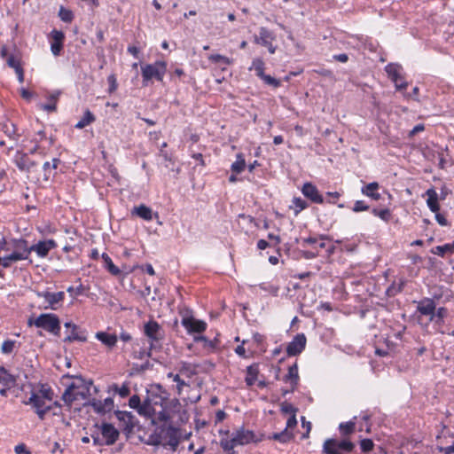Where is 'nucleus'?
I'll list each match as a JSON object with an SVG mask.
<instances>
[{
  "label": "nucleus",
  "mask_w": 454,
  "mask_h": 454,
  "mask_svg": "<svg viewBox=\"0 0 454 454\" xmlns=\"http://www.w3.org/2000/svg\"><path fill=\"white\" fill-rule=\"evenodd\" d=\"M157 392L153 389L148 391L146 399L143 402V410H145V417L150 418L153 424L157 422H168L170 415L167 411L168 394L158 385Z\"/></svg>",
  "instance_id": "obj_1"
},
{
  "label": "nucleus",
  "mask_w": 454,
  "mask_h": 454,
  "mask_svg": "<svg viewBox=\"0 0 454 454\" xmlns=\"http://www.w3.org/2000/svg\"><path fill=\"white\" fill-rule=\"evenodd\" d=\"M182 438V433L179 428L167 425V422H164L163 425L156 427L154 431L149 435L147 444L161 445L163 448L175 452Z\"/></svg>",
  "instance_id": "obj_2"
},
{
  "label": "nucleus",
  "mask_w": 454,
  "mask_h": 454,
  "mask_svg": "<svg viewBox=\"0 0 454 454\" xmlns=\"http://www.w3.org/2000/svg\"><path fill=\"white\" fill-rule=\"evenodd\" d=\"M220 434L222 435L220 446L227 454H234L236 446L256 443L262 440V436H258L254 431L246 429L244 427H239L231 435L229 430H221Z\"/></svg>",
  "instance_id": "obj_3"
},
{
  "label": "nucleus",
  "mask_w": 454,
  "mask_h": 454,
  "mask_svg": "<svg viewBox=\"0 0 454 454\" xmlns=\"http://www.w3.org/2000/svg\"><path fill=\"white\" fill-rule=\"evenodd\" d=\"M167 72V63L162 60L155 61L153 64H145L141 66V74L143 77V85L147 86L153 79L162 82Z\"/></svg>",
  "instance_id": "obj_4"
},
{
  "label": "nucleus",
  "mask_w": 454,
  "mask_h": 454,
  "mask_svg": "<svg viewBox=\"0 0 454 454\" xmlns=\"http://www.w3.org/2000/svg\"><path fill=\"white\" fill-rule=\"evenodd\" d=\"M28 325H35L55 335H59L60 332V321L55 314H41L35 319L29 318Z\"/></svg>",
  "instance_id": "obj_5"
},
{
  "label": "nucleus",
  "mask_w": 454,
  "mask_h": 454,
  "mask_svg": "<svg viewBox=\"0 0 454 454\" xmlns=\"http://www.w3.org/2000/svg\"><path fill=\"white\" fill-rule=\"evenodd\" d=\"M355 448V444L348 440H342L340 442L329 438L326 439L323 445V452L325 454H343L345 452H351Z\"/></svg>",
  "instance_id": "obj_6"
},
{
  "label": "nucleus",
  "mask_w": 454,
  "mask_h": 454,
  "mask_svg": "<svg viewBox=\"0 0 454 454\" xmlns=\"http://www.w3.org/2000/svg\"><path fill=\"white\" fill-rule=\"evenodd\" d=\"M144 333L150 340V348H154V342H158L164 338V331L158 322L149 320L144 325Z\"/></svg>",
  "instance_id": "obj_7"
},
{
  "label": "nucleus",
  "mask_w": 454,
  "mask_h": 454,
  "mask_svg": "<svg viewBox=\"0 0 454 454\" xmlns=\"http://www.w3.org/2000/svg\"><path fill=\"white\" fill-rule=\"evenodd\" d=\"M47 400L38 395L35 391L31 392L30 397L26 404L31 405L38 418L43 420L45 415L51 410V405L46 403Z\"/></svg>",
  "instance_id": "obj_8"
},
{
  "label": "nucleus",
  "mask_w": 454,
  "mask_h": 454,
  "mask_svg": "<svg viewBox=\"0 0 454 454\" xmlns=\"http://www.w3.org/2000/svg\"><path fill=\"white\" fill-rule=\"evenodd\" d=\"M66 328L65 342H73L74 340L85 342L87 340L86 332L80 330L78 325L72 322H67L64 325Z\"/></svg>",
  "instance_id": "obj_9"
},
{
  "label": "nucleus",
  "mask_w": 454,
  "mask_h": 454,
  "mask_svg": "<svg viewBox=\"0 0 454 454\" xmlns=\"http://www.w3.org/2000/svg\"><path fill=\"white\" fill-rule=\"evenodd\" d=\"M37 296L40 298H43L44 304L43 306V309H57L58 304L64 300L65 294L64 292H38Z\"/></svg>",
  "instance_id": "obj_10"
},
{
  "label": "nucleus",
  "mask_w": 454,
  "mask_h": 454,
  "mask_svg": "<svg viewBox=\"0 0 454 454\" xmlns=\"http://www.w3.org/2000/svg\"><path fill=\"white\" fill-rule=\"evenodd\" d=\"M275 39L274 35L266 27H261L259 35H254V42L257 44H261L268 48L270 53L274 54L277 47L272 44V41Z\"/></svg>",
  "instance_id": "obj_11"
},
{
  "label": "nucleus",
  "mask_w": 454,
  "mask_h": 454,
  "mask_svg": "<svg viewBox=\"0 0 454 454\" xmlns=\"http://www.w3.org/2000/svg\"><path fill=\"white\" fill-rule=\"evenodd\" d=\"M181 323L189 333H203L207 328V324L204 321L195 319L192 316L183 317Z\"/></svg>",
  "instance_id": "obj_12"
},
{
  "label": "nucleus",
  "mask_w": 454,
  "mask_h": 454,
  "mask_svg": "<svg viewBox=\"0 0 454 454\" xmlns=\"http://www.w3.org/2000/svg\"><path fill=\"white\" fill-rule=\"evenodd\" d=\"M306 337L303 333L297 334L286 347V353L290 356H297L302 352L306 346Z\"/></svg>",
  "instance_id": "obj_13"
},
{
  "label": "nucleus",
  "mask_w": 454,
  "mask_h": 454,
  "mask_svg": "<svg viewBox=\"0 0 454 454\" xmlns=\"http://www.w3.org/2000/svg\"><path fill=\"white\" fill-rule=\"evenodd\" d=\"M402 69L400 65L394 63H390L385 67L388 77L395 82L397 90H403L407 87V82L398 83V79H402Z\"/></svg>",
  "instance_id": "obj_14"
},
{
  "label": "nucleus",
  "mask_w": 454,
  "mask_h": 454,
  "mask_svg": "<svg viewBox=\"0 0 454 454\" xmlns=\"http://www.w3.org/2000/svg\"><path fill=\"white\" fill-rule=\"evenodd\" d=\"M417 311L421 316L428 317V321L432 322V316L434 315L435 302L431 298H424L417 302Z\"/></svg>",
  "instance_id": "obj_15"
},
{
  "label": "nucleus",
  "mask_w": 454,
  "mask_h": 454,
  "mask_svg": "<svg viewBox=\"0 0 454 454\" xmlns=\"http://www.w3.org/2000/svg\"><path fill=\"white\" fill-rule=\"evenodd\" d=\"M101 434L106 445H113L118 440L120 433L112 424L103 423L101 425Z\"/></svg>",
  "instance_id": "obj_16"
},
{
  "label": "nucleus",
  "mask_w": 454,
  "mask_h": 454,
  "mask_svg": "<svg viewBox=\"0 0 454 454\" xmlns=\"http://www.w3.org/2000/svg\"><path fill=\"white\" fill-rule=\"evenodd\" d=\"M56 247L57 243L55 240L47 239L30 246V250H32V252H35L39 257H46L49 252Z\"/></svg>",
  "instance_id": "obj_17"
},
{
  "label": "nucleus",
  "mask_w": 454,
  "mask_h": 454,
  "mask_svg": "<svg viewBox=\"0 0 454 454\" xmlns=\"http://www.w3.org/2000/svg\"><path fill=\"white\" fill-rule=\"evenodd\" d=\"M14 163L20 171L29 172L37 164L27 153L18 152L14 157Z\"/></svg>",
  "instance_id": "obj_18"
},
{
  "label": "nucleus",
  "mask_w": 454,
  "mask_h": 454,
  "mask_svg": "<svg viewBox=\"0 0 454 454\" xmlns=\"http://www.w3.org/2000/svg\"><path fill=\"white\" fill-rule=\"evenodd\" d=\"M52 42L51 43V51L54 56H59L63 49L65 34L59 30H52L51 33Z\"/></svg>",
  "instance_id": "obj_19"
},
{
  "label": "nucleus",
  "mask_w": 454,
  "mask_h": 454,
  "mask_svg": "<svg viewBox=\"0 0 454 454\" xmlns=\"http://www.w3.org/2000/svg\"><path fill=\"white\" fill-rule=\"evenodd\" d=\"M301 192L306 198L309 199L314 203L321 204L324 202V199L322 195L319 194L317 188L310 183L304 184Z\"/></svg>",
  "instance_id": "obj_20"
},
{
  "label": "nucleus",
  "mask_w": 454,
  "mask_h": 454,
  "mask_svg": "<svg viewBox=\"0 0 454 454\" xmlns=\"http://www.w3.org/2000/svg\"><path fill=\"white\" fill-rule=\"evenodd\" d=\"M90 405L97 413L105 414L113 410L114 400L111 397H107L104 401L93 399Z\"/></svg>",
  "instance_id": "obj_21"
},
{
  "label": "nucleus",
  "mask_w": 454,
  "mask_h": 454,
  "mask_svg": "<svg viewBox=\"0 0 454 454\" xmlns=\"http://www.w3.org/2000/svg\"><path fill=\"white\" fill-rule=\"evenodd\" d=\"M13 252L22 256V260H27L32 252L27 240L20 239H14L12 242Z\"/></svg>",
  "instance_id": "obj_22"
},
{
  "label": "nucleus",
  "mask_w": 454,
  "mask_h": 454,
  "mask_svg": "<svg viewBox=\"0 0 454 454\" xmlns=\"http://www.w3.org/2000/svg\"><path fill=\"white\" fill-rule=\"evenodd\" d=\"M81 386H79L76 382H72L65 390V392L62 395V400L64 403L71 406L72 403L77 400V394H75V390L80 388Z\"/></svg>",
  "instance_id": "obj_23"
},
{
  "label": "nucleus",
  "mask_w": 454,
  "mask_h": 454,
  "mask_svg": "<svg viewBox=\"0 0 454 454\" xmlns=\"http://www.w3.org/2000/svg\"><path fill=\"white\" fill-rule=\"evenodd\" d=\"M95 337L109 348H114L118 340L115 334H110L106 332H98Z\"/></svg>",
  "instance_id": "obj_24"
},
{
  "label": "nucleus",
  "mask_w": 454,
  "mask_h": 454,
  "mask_svg": "<svg viewBox=\"0 0 454 454\" xmlns=\"http://www.w3.org/2000/svg\"><path fill=\"white\" fill-rule=\"evenodd\" d=\"M426 195L427 196V204L432 212L437 213L440 209V206L438 204V194L436 191L433 188L428 189L426 192Z\"/></svg>",
  "instance_id": "obj_25"
},
{
  "label": "nucleus",
  "mask_w": 454,
  "mask_h": 454,
  "mask_svg": "<svg viewBox=\"0 0 454 454\" xmlns=\"http://www.w3.org/2000/svg\"><path fill=\"white\" fill-rule=\"evenodd\" d=\"M284 380L286 382H287V381L291 382V384H292L291 391H294L295 389V387L298 385V381H299L298 366H297L296 363L288 368V372L284 377Z\"/></svg>",
  "instance_id": "obj_26"
},
{
  "label": "nucleus",
  "mask_w": 454,
  "mask_h": 454,
  "mask_svg": "<svg viewBox=\"0 0 454 454\" xmlns=\"http://www.w3.org/2000/svg\"><path fill=\"white\" fill-rule=\"evenodd\" d=\"M131 214L136 215L145 221H151L153 219L152 209L144 204H141L138 207H135L132 209Z\"/></svg>",
  "instance_id": "obj_27"
},
{
  "label": "nucleus",
  "mask_w": 454,
  "mask_h": 454,
  "mask_svg": "<svg viewBox=\"0 0 454 454\" xmlns=\"http://www.w3.org/2000/svg\"><path fill=\"white\" fill-rule=\"evenodd\" d=\"M379 189V184L377 182L370 183L366 185H364L361 192L364 195L368 196L372 198L374 200H379L380 199V194L377 192V190Z\"/></svg>",
  "instance_id": "obj_28"
},
{
  "label": "nucleus",
  "mask_w": 454,
  "mask_h": 454,
  "mask_svg": "<svg viewBox=\"0 0 454 454\" xmlns=\"http://www.w3.org/2000/svg\"><path fill=\"white\" fill-rule=\"evenodd\" d=\"M79 386H81L80 388L75 390V394H77V399L79 397L85 399L88 395H90V387L92 385V381H85L82 378L78 379V382H76Z\"/></svg>",
  "instance_id": "obj_29"
},
{
  "label": "nucleus",
  "mask_w": 454,
  "mask_h": 454,
  "mask_svg": "<svg viewBox=\"0 0 454 454\" xmlns=\"http://www.w3.org/2000/svg\"><path fill=\"white\" fill-rule=\"evenodd\" d=\"M259 373L258 364H254L247 367V376L245 381L247 386L251 387L254 384Z\"/></svg>",
  "instance_id": "obj_30"
},
{
  "label": "nucleus",
  "mask_w": 454,
  "mask_h": 454,
  "mask_svg": "<svg viewBox=\"0 0 454 454\" xmlns=\"http://www.w3.org/2000/svg\"><path fill=\"white\" fill-rule=\"evenodd\" d=\"M294 438V434L287 429H284L283 431L279 433H274L273 434L270 435L268 439L270 440H275L281 443H286L290 442Z\"/></svg>",
  "instance_id": "obj_31"
},
{
  "label": "nucleus",
  "mask_w": 454,
  "mask_h": 454,
  "mask_svg": "<svg viewBox=\"0 0 454 454\" xmlns=\"http://www.w3.org/2000/svg\"><path fill=\"white\" fill-rule=\"evenodd\" d=\"M431 253L434 254L442 256V257H443L447 254H451L454 253V241L450 244L437 246V247L432 248Z\"/></svg>",
  "instance_id": "obj_32"
},
{
  "label": "nucleus",
  "mask_w": 454,
  "mask_h": 454,
  "mask_svg": "<svg viewBox=\"0 0 454 454\" xmlns=\"http://www.w3.org/2000/svg\"><path fill=\"white\" fill-rule=\"evenodd\" d=\"M0 384L7 387L15 384V378L2 366H0Z\"/></svg>",
  "instance_id": "obj_33"
},
{
  "label": "nucleus",
  "mask_w": 454,
  "mask_h": 454,
  "mask_svg": "<svg viewBox=\"0 0 454 454\" xmlns=\"http://www.w3.org/2000/svg\"><path fill=\"white\" fill-rule=\"evenodd\" d=\"M59 92L52 93L48 96V104H42L40 108L47 112H55L57 110V101L59 99Z\"/></svg>",
  "instance_id": "obj_34"
},
{
  "label": "nucleus",
  "mask_w": 454,
  "mask_h": 454,
  "mask_svg": "<svg viewBox=\"0 0 454 454\" xmlns=\"http://www.w3.org/2000/svg\"><path fill=\"white\" fill-rule=\"evenodd\" d=\"M19 261H23L22 256H20L16 253L12 252L9 255L0 257V265L4 268H9L12 263Z\"/></svg>",
  "instance_id": "obj_35"
},
{
  "label": "nucleus",
  "mask_w": 454,
  "mask_h": 454,
  "mask_svg": "<svg viewBox=\"0 0 454 454\" xmlns=\"http://www.w3.org/2000/svg\"><path fill=\"white\" fill-rule=\"evenodd\" d=\"M95 121L94 114L90 111L86 110L82 118L75 124V128L82 129L85 128L86 126L90 125Z\"/></svg>",
  "instance_id": "obj_36"
},
{
  "label": "nucleus",
  "mask_w": 454,
  "mask_h": 454,
  "mask_svg": "<svg viewBox=\"0 0 454 454\" xmlns=\"http://www.w3.org/2000/svg\"><path fill=\"white\" fill-rule=\"evenodd\" d=\"M265 63L261 58H255L252 61L249 70H254L256 75L260 78L264 74Z\"/></svg>",
  "instance_id": "obj_37"
},
{
  "label": "nucleus",
  "mask_w": 454,
  "mask_h": 454,
  "mask_svg": "<svg viewBox=\"0 0 454 454\" xmlns=\"http://www.w3.org/2000/svg\"><path fill=\"white\" fill-rule=\"evenodd\" d=\"M246 168V161L242 153L237 154L236 160L231 164V170L236 174H239L244 171Z\"/></svg>",
  "instance_id": "obj_38"
},
{
  "label": "nucleus",
  "mask_w": 454,
  "mask_h": 454,
  "mask_svg": "<svg viewBox=\"0 0 454 454\" xmlns=\"http://www.w3.org/2000/svg\"><path fill=\"white\" fill-rule=\"evenodd\" d=\"M102 259L104 260V262H105V266L106 268L107 269V270L114 275V276H117L121 273V270H119L118 267H116L112 259L109 257V255L106 253H103L102 255H101Z\"/></svg>",
  "instance_id": "obj_39"
},
{
  "label": "nucleus",
  "mask_w": 454,
  "mask_h": 454,
  "mask_svg": "<svg viewBox=\"0 0 454 454\" xmlns=\"http://www.w3.org/2000/svg\"><path fill=\"white\" fill-rule=\"evenodd\" d=\"M129 405L133 409H137V412L140 415H143L145 417V410L144 411L142 409L143 403H141V400L138 395H132L129 400Z\"/></svg>",
  "instance_id": "obj_40"
},
{
  "label": "nucleus",
  "mask_w": 454,
  "mask_h": 454,
  "mask_svg": "<svg viewBox=\"0 0 454 454\" xmlns=\"http://www.w3.org/2000/svg\"><path fill=\"white\" fill-rule=\"evenodd\" d=\"M307 207L308 203L306 200L301 198H294L290 208H294V214L295 215H297L301 210L305 209Z\"/></svg>",
  "instance_id": "obj_41"
},
{
  "label": "nucleus",
  "mask_w": 454,
  "mask_h": 454,
  "mask_svg": "<svg viewBox=\"0 0 454 454\" xmlns=\"http://www.w3.org/2000/svg\"><path fill=\"white\" fill-rule=\"evenodd\" d=\"M356 424L352 421L340 423L339 426L340 432L342 435L347 436L354 433Z\"/></svg>",
  "instance_id": "obj_42"
},
{
  "label": "nucleus",
  "mask_w": 454,
  "mask_h": 454,
  "mask_svg": "<svg viewBox=\"0 0 454 454\" xmlns=\"http://www.w3.org/2000/svg\"><path fill=\"white\" fill-rule=\"evenodd\" d=\"M208 60L212 63H223L225 65H231L233 60L221 54H212L208 56Z\"/></svg>",
  "instance_id": "obj_43"
},
{
  "label": "nucleus",
  "mask_w": 454,
  "mask_h": 454,
  "mask_svg": "<svg viewBox=\"0 0 454 454\" xmlns=\"http://www.w3.org/2000/svg\"><path fill=\"white\" fill-rule=\"evenodd\" d=\"M448 311L445 308L441 307L434 310V315L432 316V322H435L436 324H441L443 321V318L447 316Z\"/></svg>",
  "instance_id": "obj_44"
},
{
  "label": "nucleus",
  "mask_w": 454,
  "mask_h": 454,
  "mask_svg": "<svg viewBox=\"0 0 454 454\" xmlns=\"http://www.w3.org/2000/svg\"><path fill=\"white\" fill-rule=\"evenodd\" d=\"M239 224L241 228L248 227L249 225H255L254 218L251 215L245 214L239 215Z\"/></svg>",
  "instance_id": "obj_45"
},
{
  "label": "nucleus",
  "mask_w": 454,
  "mask_h": 454,
  "mask_svg": "<svg viewBox=\"0 0 454 454\" xmlns=\"http://www.w3.org/2000/svg\"><path fill=\"white\" fill-rule=\"evenodd\" d=\"M180 372L187 377H192L196 374V367L189 363H182Z\"/></svg>",
  "instance_id": "obj_46"
},
{
  "label": "nucleus",
  "mask_w": 454,
  "mask_h": 454,
  "mask_svg": "<svg viewBox=\"0 0 454 454\" xmlns=\"http://www.w3.org/2000/svg\"><path fill=\"white\" fill-rule=\"evenodd\" d=\"M372 213L375 215L380 217L385 222H388L391 217V212L388 208H383V209H377L373 208Z\"/></svg>",
  "instance_id": "obj_47"
},
{
  "label": "nucleus",
  "mask_w": 454,
  "mask_h": 454,
  "mask_svg": "<svg viewBox=\"0 0 454 454\" xmlns=\"http://www.w3.org/2000/svg\"><path fill=\"white\" fill-rule=\"evenodd\" d=\"M59 16L62 21L67 23H70L74 19L72 11L64 8L63 6H61L59 9Z\"/></svg>",
  "instance_id": "obj_48"
},
{
  "label": "nucleus",
  "mask_w": 454,
  "mask_h": 454,
  "mask_svg": "<svg viewBox=\"0 0 454 454\" xmlns=\"http://www.w3.org/2000/svg\"><path fill=\"white\" fill-rule=\"evenodd\" d=\"M35 393L42 398H44L49 402L52 401L53 392L50 387H47L43 385L38 391H35Z\"/></svg>",
  "instance_id": "obj_49"
},
{
  "label": "nucleus",
  "mask_w": 454,
  "mask_h": 454,
  "mask_svg": "<svg viewBox=\"0 0 454 454\" xmlns=\"http://www.w3.org/2000/svg\"><path fill=\"white\" fill-rule=\"evenodd\" d=\"M280 411L282 413L290 414V416H291L293 414H296L298 411V409L287 402H283L280 404Z\"/></svg>",
  "instance_id": "obj_50"
},
{
  "label": "nucleus",
  "mask_w": 454,
  "mask_h": 454,
  "mask_svg": "<svg viewBox=\"0 0 454 454\" xmlns=\"http://www.w3.org/2000/svg\"><path fill=\"white\" fill-rule=\"evenodd\" d=\"M15 340H6L3 342L1 351L4 354H11L15 348Z\"/></svg>",
  "instance_id": "obj_51"
},
{
  "label": "nucleus",
  "mask_w": 454,
  "mask_h": 454,
  "mask_svg": "<svg viewBox=\"0 0 454 454\" xmlns=\"http://www.w3.org/2000/svg\"><path fill=\"white\" fill-rule=\"evenodd\" d=\"M168 377L171 378L175 382L177 383L176 389L177 393L181 394L183 387L187 386V384L180 378L178 374H174L173 372L168 373Z\"/></svg>",
  "instance_id": "obj_52"
},
{
  "label": "nucleus",
  "mask_w": 454,
  "mask_h": 454,
  "mask_svg": "<svg viewBox=\"0 0 454 454\" xmlns=\"http://www.w3.org/2000/svg\"><path fill=\"white\" fill-rule=\"evenodd\" d=\"M266 84L270 85V86H272L274 88H278L280 86V82L270 76V75H268V74H263L262 76L260 77Z\"/></svg>",
  "instance_id": "obj_53"
},
{
  "label": "nucleus",
  "mask_w": 454,
  "mask_h": 454,
  "mask_svg": "<svg viewBox=\"0 0 454 454\" xmlns=\"http://www.w3.org/2000/svg\"><path fill=\"white\" fill-rule=\"evenodd\" d=\"M360 446L363 451L368 452L373 449L374 443L371 439H363L360 442Z\"/></svg>",
  "instance_id": "obj_54"
},
{
  "label": "nucleus",
  "mask_w": 454,
  "mask_h": 454,
  "mask_svg": "<svg viewBox=\"0 0 454 454\" xmlns=\"http://www.w3.org/2000/svg\"><path fill=\"white\" fill-rule=\"evenodd\" d=\"M107 82L109 83L108 91L109 93H114L118 87L117 80L114 74H111L107 77Z\"/></svg>",
  "instance_id": "obj_55"
},
{
  "label": "nucleus",
  "mask_w": 454,
  "mask_h": 454,
  "mask_svg": "<svg viewBox=\"0 0 454 454\" xmlns=\"http://www.w3.org/2000/svg\"><path fill=\"white\" fill-rule=\"evenodd\" d=\"M352 209L354 212L366 211L369 209V206L363 200H356Z\"/></svg>",
  "instance_id": "obj_56"
},
{
  "label": "nucleus",
  "mask_w": 454,
  "mask_h": 454,
  "mask_svg": "<svg viewBox=\"0 0 454 454\" xmlns=\"http://www.w3.org/2000/svg\"><path fill=\"white\" fill-rule=\"evenodd\" d=\"M4 132L10 137H12L16 132V127L13 123H5L3 125Z\"/></svg>",
  "instance_id": "obj_57"
},
{
  "label": "nucleus",
  "mask_w": 454,
  "mask_h": 454,
  "mask_svg": "<svg viewBox=\"0 0 454 454\" xmlns=\"http://www.w3.org/2000/svg\"><path fill=\"white\" fill-rule=\"evenodd\" d=\"M7 64L10 67H12L15 71H17L18 68H21L19 59H17L14 56H10L8 58Z\"/></svg>",
  "instance_id": "obj_58"
},
{
  "label": "nucleus",
  "mask_w": 454,
  "mask_h": 454,
  "mask_svg": "<svg viewBox=\"0 0 454 454\" xmlns=\"http://www.w3.org/2000/svg\"><path fill=\"white\" fill-rule=\"evenodd\" d=\"M296 425H297L296 414H293L288 418V419L286 421V429H287L289 431V429L294 428L296 427Z\"/></svg>",
  "instance_id": "obj_59"
},
{
  "label": "nucleus",
  "mask_w": 454,
  "mask_h": 454,
  "mask_svg": "<svg viewBox=\"0 0 454 454\" xmlns=\"http://www.w3.org/2000/svg\"><path fill=\"white\" fill-rule=\"evenodd\" d=\"M260 288L264 291L271 293L275 296L278 295V287L274 286H266L264 284H261Z\"/></svg>",
  "instance_id": "obj_60"
},
{
  "label": "nucleus",
  "mask_w": 454,
  "mask_h": 454,
  "mask_svg": "<svg viewBox=\"0 0 454 454\" xmlns=\"http://www.w3.org/2000/svg\"><path fill=\"white\" fill-rule=\"evenodd\" d=\"M60 160L57 158L52 159V163L51 164L49 161L44 162L43 170L46 172L51 167L53 169H56L59 164Z\"/></svg>",
  "instance_id": "obj_61"
},
{
  "label": "nucleus",
  "mask_w": 454,
  "mask_h": 454,
  "mask_svg": "<svg viewBox=\"0 0 454 454\" xmlns=\"http://www.w3.org/2000/svg\"><path fill=\"white\" fill-rule=\"evenodd\" d=\"M14 451L16 454H31V452L27 449L26 445L23 443L15 446Z\"/></svg>",
  "instance_id": "obj_62"
},
{
  "label": "nucleus",
  "mask_w": 454,
  "mask_h": 454,
  "mask_svg": "<svg viewBox=\"0 0 454 454\" xmlns=\"http://www.w3.org/2000/svg\"><path fill=\"white\" fill-rule=\"evenodd\" d=\"M435 219L437 221V223L442 225V226H447L449 224L447 219L445 218V216L442 214H439V213H436L435 215Z\"/></svg>",
  "instance_id": "obj_63"
},
{
  "label": "nucleus",
  "mask_w": 454,
  "mask_h": 454,
  "mask_svg": "<svg viewBox=\"0 0 454 454\" xmlns=\"http://www.w3.org/2000/svg\"><path fill=\"white\" fill-rule=\"evenodd\" d=\"M441 452L443 454H452L454 453V444L449 447H439L438 448Z\"/></svg>",
  "instance_id": "obj_64"
}]
</instances>
